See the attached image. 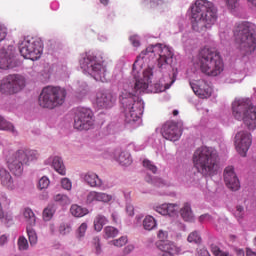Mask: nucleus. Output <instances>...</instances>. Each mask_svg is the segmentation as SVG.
Masks as SVG:
<instances>
[{
	"label": "nucleus",
	"instance_id": "50",
	"mask_svg": "<svg viewBox=\"0 0 256 256\" xmlns=\"http://www.w3.org/2000/svg\"><path fill=\"white\" fill-rule=\"evenodd\" d=\"M7 37V28L0 24V42Z\"/></svg>",
	"mask_w": 256,
	"mask_h": 256
},
{
	"label": "nucleus",
	"instance_id": "28",
	"mask_svg": "<svg viewBox=\"0 0 256 256\" xmlns=\"http://www.w3.org/2000/svg\"><path fill=\"white\" fill-rule=\"evenodd\" d=\"M23 217L25 221H27L28 225H30L31 227H33V225H35L37 221V217H35V213L33 212V210H31V208L24 209Z\"/></svg>",
	"mask_w": 256,
	"mask_h": 256
},
{
	"label": "nucleus",
	"instance_id": "13",
	"mask_svg": "<svg viewBox=\"0 0 256 256\" xmlns=\"http://www.w3.org/2000/svg\"><path fill=\"white\" fill-rule=\"evenodd\" d=\"M16 65L15 46L0 49V69H13Z\"/></svg>",
	"mask_w": 256,
	"mask_h": 256
},
{
	"label": "nucleus",
	"instance_id": "61",
	"mask_svg": "<svg viewBox=\"0 0 256 256\" xmlns=\"http://www.w3.org/2000/svg\"><path fill=\"white\" fill-rule=\"evenodd\" d=\"M0 219H5V212L3 211V206L0 203Z\"/></svg>",
	"mask_w": 256,
	"mask_h": 256
},
{
	"label": "nucleus",
	"instance_id": "51",
	"mask_svg": "<svg viewBox=\"0 0 256 256\" xmlns=\"http://www.w3.org/2000/svg\"><path fill=\"white\" fill-rule=\"evenodd\" d=\"M87 86H85L82 90H78L76 92V97L77 99H83V97H85V95H87Z\"/></svg>",
	"mask_w": 256,
	"mask_h": 256
},
{
	"label": "nucleus",
	"instance_id": "27",
	"mask_svg": "<svg viewBox=\"0 0 256 256\" xmlns=\"http://www.w3.org/2000/svg\"><path fill=\"white\" fill-rule=\"evenodd\" d=\"M180 215L184 221H193V211L189 203L184 204L183 208L180 210Z\"/></svg>",
	"mask_w": 256,
	"mask_h": 256
},
{
	"label": "nucleus",
	"instance_id": "3",
	"mask_svg": "<svg viewBox=\"0 0 256 256\" xmlns=\"http://www.w3.org/2000/svg\"><path fill=\"white\" fill-rule=\"evenodd\" d=\"M194 167L203 177H213L219 173L221 160L213 147L202 146L193 154Z\"/></svg>",
	"mask_w": 256,
	"mask_h": 256
},
{
	"label": "nucleus",
	"instance_id": "18",
	"mask_svg": "<svg viewBox=\"0 0 256 256\" xmlns=\"http://www.w3.org/2000/svg\"><path fill=\"white\" fill-rule=\"evenodd\" d=\"M190 86L195 95L200 97V99H208V97H211V93H213V89L209 87L205 80H199L196 83L190 82Z\"/></svg>",
	"mask_w": 256,
	"mask_h": 256
},
{
	"label": "nucleus",
	"instance_id": "37",
	"mask_svg": "<svg viewBox=\"0 0 256 256\" xmlns=\"http://www.w3.org/2000/svg\"><path fill=\"white\" fill-rule=\"evenodd\" d=\"M187 241L189 243H196L197 245L201 244V235L197 231H193L189 234Z\"/></svg>",
	"mask_w": 256,
	"mask_h": 256
},
{
	"label": "nucleus",
	"instance_id": "5",
	"mask_svg": "<svg viewBox=\"0 0 256 256\" xmlns=\"http://www.w3.org/2000/svg\"><path fill=\"white\" fill-rule=\"evenodd\" d=\"M200 71L209 77H217L223 73L224 64L221 54L212 48H203L198 55Z\"/></svg>",
	"mask_w": 256,
	"mask_h": 256
},
{
	"label": "nucleus",
	"instance_id": "26",
	"mask_svg": "<svg viewBox=\"0 0 256 256\" xmlns=\"http://www.w3.org/2000/svg\"><path fill=\"white\" fill-rule=\"evenodd\" d=\"M107 223V217L103 216L102 214H98L94 219V231H97V233L103 231V226L107 225Z\"/></svg>",
	"mask_w": 256,
	"mask_h": 256
},
{
	"label": "nucleus",
	"instance_id": "44",
	"mask_svg": "<svg viewBox=\"0 0 256 256\" xmlns=\"http://www.w3.org/2000/svg\"><path fill=\"white\" fill-rule=\"evenodd\" d=\"M127 236H122L119 239H116L113 241V245H115V247H123L124 245H127Z\"/></svg>",
	"mask_w": 256,
	"mask_h": 256
},
{
	"label": "nucleus",
	"instance_id": "52",
	"mask_svg": "<svg viewBox=\"0 0 256 256\" xmlns=\"http://www.w3.org/2000/svg\"><path fill=\"white\" fill-rule=\"evenodd\" d=\"M145 2L148 3L150 7H157V5H161V3H163V0H145Z\"/></svg>",
	"mask_w": 256,
	"mask_h": 256
},
{
	"label": "nucleus",
	"instance_id": "19",
	"mask_svg": "<svg viewBox=\"0 0 256 256\" xmlns=\"http://www.w3.org/2000/svg\"><path fill=\"white\" fill-rule=\"evenodd\" d=\"M113 197L107 193L91 191L86 196V203L91 205L95 201H101L102 203H109Z\"/></svg>",
	"mask_w": 256,
	"mask_h": 256
},
{
	"label": "nucleus",
	"instance_id": "60",
	"mask_svg": "<svg viewBox=\"0 0 256 256\" xmlns=\"http://www.w3.org/2000/svg\"><path fill=\"white\" fill-rule=\"evenodd\" d=\"M95 249H96V255H101V244H97L95 246Z\"/></svg>",
	"mask_w": 256,
	"mask_h": 256
},
{
	"label": "nucleus",
	"instance_id": "58",
	"mask_svg": "<svg viewBox=\"0 0 256 256\" xmlns=\"http://www.w3.org/2000/svg\"><path fill=\"white\" fill-rule=\"evenodd\" d=\"M93 243H94V246L101 245V240L99 239V237H94L93 238Z\"/></svg>",
	"mask_w": 256,
	"mask_h": 256
},
{
	"label": "nucleus",
	"instance_id": "32",
	"mask_svg": "<svg viewBox=\"0 0 256 256\" xmlns=\"http://www.w3.org/2000/svg\"><path fill=\"white\" fill-rule=\"evenodd\" d=\"M119 235V230L113 226H107L104 228V237L105 239H111Z\"/></svg>",
	"mask_w": 256,
	"mask_h": 256
},
{
	"label": "nucleus",
	"instance_id": "55",
	"mask_svg": "<svg viewBox=\"0 0 256 256\" xmlns=\"http://www.w3.org/2000/svg\"><path fill=\"white\" fill-rule=\"evenodd\" d=\"M158 237L162 240L167 239V232L163 231V230H159L158 231Z\"/></svg>",
	"mask_w": 256,
	"mask_h": 256
},
{
	"label": "nucleus",
	"instance_id": "36",
	"mask_svg": "<svg viewBox=\"0 0 256 256\" xmlns=\"http://www.w3.org/2000/svg\"><path fill=\"white\" fill-rule=\"evenodd\" d=\"M53 215H55V208L53 206H48L43 211V219L44 221H51L53 218Z\"/></svg>",
	"mask_w": 256,
	"mask_h": 256
},
{
	"label": "nucleus",
	"instance_id": "59",
	"mask_svg": "<svg viewBox=\"0 0 256 256\" xmlns=\"http://www.w3.org/2000/svg\"><path fill=\"white\" fill-rule=\"evenodd\" d=\"M236 255L245 256V251H243V249H236Z\"/></svg>",
	"mask_w": 256,
	"mask_h": 256
},
{
	"label": "nucleus",
	"instance_id": "42",
	"mask_svg": "<svg viewBox=\"0 0 256 256\" xmlns=\"http://www.w3.org/2000/svg\"><path fill=\"white\" fill-rule=\"evenodd\" d=\"M178 210H179V206H177V204H167L166 211L169 217H173V215H175Z\"/></svg>",
	"mask_w": 256,
	"mask_h": 256
},
{
	"label": "nucleus",
	"instance_id": "15",
	"mask_svg": "<svg viewBox=\"0 0 256 256\" xmlns=\"http://www.w3.org/2000/svg\"><path fill=\"white\" fill-rule=\"evenodd\" d=\"M161 134L167 141H179L181 137V128L177 122L168 121L161 128Z\"/></svg>",
	"mask_w": 256,
	"mask_h": 256
},
{
	"label": "nucleus",
	"instance_id": "16",
	"mask_svg": "<svg viewBox=\"0 0 256 256\" xmlns=\"http://www.w3.org/2000/svg\"><path fill=\"white\" fill-rule=\"evenodd\" d=\"M223 177L225 185L228 187V189L231 191H239V189H241V182H239V178L235 173V167L227 166L224 169Z\"/></svg>",
	"mask_w": 256,
	"mask_h": 256
},
{
	"label": "nucleus",
	"instance_id": "54",
	"mask_svg": "<svg viewBox=\"0 0 256 256\" xmlns=\"http://www.w3.org/2000/svg\"><path fill=\"white\" fill-rule=\"evenodd\" d=\"M198 255L199 256H211L207 248H199L198 249Z\"/></svg>",
	"mask_w": 256,
	"mask_h": 256
},
{
	"label": "nucleus",
	"instance_id": "35",
	"mask_svg": "<svg viewBox=\"0 0 256 256\" xmlns=\"http://www.w3.org/2000/svg\"><path fill=\"white\" fill-rule=\"evenodd\" d=\"M142 165L147 171H151L155 175L157 173V166L149 159H144Z\"/></svg>",
	"mask_w": 256,
	"mask_h": 256
},
{
	"label": "nucleus",
	"instance_id": "30",
	"mask_svg": "<svg viewBox=\"0 0 256 256\" xmlns=\"http://www.w3.org/2000/svg\"><path fill=\"white\" fill-rule=\"evenodd\" d=\"M0 130L1 131H10V133H13L14 135L17 134V130H15V126H13V124L7 120H5V118H3V116H0Z\"/></svg>",
	"mask_w": 256,
	"mask_h": 256
},
{
	"label": "nucleus",
	"instance_id": "2",
	"mask_svg": "<svg viewBox=\"0 0 256 256\" xmlns=\"http://www.w3.org/2000/svg\"><path fill=\"white\" fill-rule=\"evenodd\" d=\"M217 7L208 0H197L192 7V29L196 33H205L217 23Z\"/></svg>",
	"mask_w": 256,
	"mask_h": 256
},
{
	"label": "nucleus",
	"instance_id": "9",
	"mask_svg": "<svg viewBox=\"0 0 256 256\" xmlns=\"http://www.w3.org/2000/svg\"><path fill=\"white\" fill-rule=\"evenodd\" d=\"M37 159H39V152L36 150L19 149L8 158L7 164L11 173L16 177H21L23 175V166L29 165L30 161H37Z\"/></svg>",
	"mask_w": 256,
	"mask_h": 256
},
{
	"label": "nucleus",
	"instance_id": "45",
	"mask_svg": "<svg viewBox=\"0 0 256 256\" xmlns=\"http://www.w3.org/2000/svg\"><path fill=\"white\" fill-rule=\"evenodd\" d=\"M62 189H65L66 191H71L73 185L71 183V180L69 178H63L61 180Z\"/></svg>",
	"mask_w": 256,
	"mask_h": 256
},
{
	"label": "nucleus",
	"instance_id": "31",
	"mask_svg": "<svg viewBox=\"0 0 256 256\" xmlns=\"http://www.w3.org/2000/svg\"><path fill=\"white\" fill-rule=\"evenodd\" d=\"M70 213L74 217H84V215H87V209H84L81 206L75 204L71 206Z\"/></svg>",
	"mask_w": 256,
	"mask_h": 256
},
{
	"label": "nucleus",
	"instance_id": "14",
	"mask_svg": "<svg viewBox=\"0 0 256 256\" xmlns=\"http://www.w3.org/2000/svg\"><path fill=\"white\" fill-rule=\"evenodd\" d=\"M251 143H253V140L251 139V133L247 131L237 132L235 136V146L239 155L245 157L249 151V147H251Z\"/></svg>",
	"mask_w": 256,
	"mask_h": 256
},
{
	"label": "nucleus",
	"instance_id": "63",
	"mask_svg": "<svg viewBox=\"0 0 256 256\" xmlns=\"http://www.w3.org/2000/svg\"><path fill=\"white\" fill-rule=\"evenodd\" d=\"M133 246L129 245L125 248V253H131V251H133Z\"/></svg>",
	"mask_w": 256,
	"mask_h": 256
},
{
	"label": "nucleus",
	"instance_id": "17",
	"mask_svg": "<svg viewBox=\"0 0 256 256\" xmlns=\"http://www.w3.org/2000/svg\"><path fill=\"white\" fill-rule=\"evenodd\" d=\"M117 98L109 91H100L96 94V105L98 109H111Z\"/></svg>",
	"mask_w": 256,
	"mask_h": 256
},
{
	"label": "nucleus",
	"instance_id": "34",
	"mask_svg": "<svg viewBox=\"0 0 256 256\" xmlns=\"http://www.w3.org/2000/svg\"><path fill=\"white\" fill-rule=\"evenodd\" d=\"M27 235H28V239L31 247H35V244L37 243V232H35L33 228L28 227Z\"/></svg>",
	"mask_w": 256,
	"mask_h": 256
},
{
	"label": "nucleus",
	"instance_id": "24",
	"mask_svg": "<svg viewBox=\"0 0 256 256\" xmlns=\"http://www.w3.org/2000/svg\"><path fill=\"white\" fill-rule=\"evenodd\" d=\"M158 249L160 251H162V253H169L170 255H173V253H175V251H177V247L175 246V244H173L172 242H165V241H161L158 244Z\"/></svg>",
	"mask_w": 256,
	"mask_h": 256
},
{
	"label": "nucleus",
	"instance_id": "6",
	"mask_svg": "<svg viewBox=\"0 0 256 256\" xmlns=\"http://www.w3.org/2000/svg\"><path fill=\"white\" fill-rule=\"evenodd\" d=\"M232 115L237 121H243L249 131L256 129V107L251 99L242 98L232 104Z\"/></svg>",
	"mask_w": 256,
	"mask_h": 256
},
{
	"label": "nucleus",
	"instance_id": "49",
	"mask_svg": "<svg viewBox=\"0 0 256 256\" xmlns=\"http://www.w3.org/2000/svg\"><path fill=\"white\" fill-rule=\"evenodd\" d=\"M130 41L133 47H139V45H141V42L139 41V36L137 35L131 36Z\"/></svg>",
	"mask_w": 256,
	"mask_h": 256
},
{
	"label": "nucleus",
	"instance_id": "43",
	"mask_svg": "<svg viewBox=\"0 0 256 256\" xmlns=\"http://www.w3.org/2000/svg\"><path fill=\"white\" fill-rule=\"evenodd\" d=\"M226 3V7L233 11L239 7V0H224Z\"/></svg>",
	"mask_w": 256,
	"mask_h": 256
},
{
	"label": "nucleus",
	"instance_id": "57",
	"mask_svg": "<svg viewBox=\"0 0 256 256\" xmlns=\"http://www.w3.org/2000/svg\"><path fill=\"white\" fill-rule=\"evenodd\" d=\"M235 217H237V219H243V213L242 212H238L237 210L234 212Z\"/></svg>",
	"mask_w": 256,
	"mask_h": 256
},
{
	"label": "nucleus",
	"instance_id": "38",
	"mask_svg": "<svg viewBox=\"0 0 256 256\" xmlns=\"http://www.w3.org/2000/svg\"><path fill=\"white\" fill-rule=\"evenodd\" d=\"M19 251H27L29 249V242L25 236H20L18 239Z\"/></svg>",
	"mask_w": 256,
	"mask_h": 256
},
{
	"label": "nucleus",
	"instance_id": "46",
	"mask_svg": "<svg viewBox=\"0 0 256 256\" xmlns=\"http://www.w3.org/2000/svg\"><path fill=\"white\" fill-rule=\"evenodd\" d=\"M155 211L160 215H167V204H162L155 207Z\"/></svg>",
	"mask_w": 256,
	"mask_h": 256
},
{
	"label": "nucleus",
	"instance_id": "21",
	"mask_svg": "<svg viewBox=\"0 0 256 256\" xmlns=\"http://www.w3.org/2000/svg\"><path fill=\"white\" fill-rule=\"evenodd\" d=\"M0 181L1 185L6 187V189H9L10 191L15 189V180L13 179V176H11V173L5 168H0Z\"/></svg>",
	"mask_w": 256,
	"mask_h": 256
},
{
	"label": "nucleus",
	"instance_id": "22",
	"mask_svg": "<svg viewBox=\"0 0 256 256\" xmlns=\"http://www.w3.org/2000/svg\"><path fill=\"white\" fill-rule=\"evenodd\" d=\"M46 165H51L59 175H65V164H63V158L59 156H51L47 161Z\"/></svg>",
	"mask_w": 256,
	"mask_h": 256
},
{
	"label": "nucleus",
	"instance_id": "1",
	"mask_svg": "<svg viewBox=\"0 0 256 256\" xmlns=\"http://www.w3.org/2000/svg\"><path fill=\"white\" fill-rule=\"evenodd\" d=\"M153 54L159 56L157 61L160 73H167V71H171L172 69L171 63H173V51L167 46L163 47L161 44L152 45L147 47L139 56H137L132 66V75L135 79L132 92L124 90L119 97L122 108L124 109L126 123H135L136 121H139L143 115L145 104L138 95L147 91L149 88L151 78L153 77V68H146L143 71V78L139 79V71H137V67L143 65V60L146 55L151 57Z\"/></svg>",
	"mask_w": 256,
	"mask_h": 256
},
{
	"label": "nucleus",
	"instance_id": "23",
	"mask_svg": "<svg viewBox=\"0 0 256 256\" xmlns=\"http://www.w3.org/2000/svg\"><path fill=\"white\" fill-rule=\"evenodd\" d=\"M115 159L123 167H127L131 165V163H133V159H131V154L127 151L117 150L115 152Z\"/></svg>",
	"mask_w": 256,
	"mask_h": 256
},
{
	"label": "nucleus",
	"instance_id": "12",
	"mask_svg": "<svg viewBox=\"0 0 256 256\" xmlns=\"http://www.w3.org/2000/svg\"><path fill=\"white\" fill-rule=\"evenodd\" d=\"M93 125V111L89 108H78L74 116V129L89 131Z\"/></svg>",
	"mask_w": 256,
	"mask_h": 256
},
{
	"label": "nucleus",
	"instance_id": "48",
	"mask_svg": "<svg viewBox=\"0 0 256 256\" xmlns=\"http://www.w3.org/2000/svg\"><path fill=\"white\" fill-rule=\"evenodd\" d=\"M170 79H171L170 83L165 84V89H170L171 85H173V83H175V81H177V72H173L172 77Z\"/></svg>",
	"mask_w": 256,
	"mask_h": 256
},
{
	"label": "nucleus",
	"instance_id": "11",
	"mask_svg": "<svg viewBox=\"0 0 256 256\" xmlns=\"http://www.w3.org/2000/svg\"><path fill=\"white\" fill-rule=\"evenodd\" d=\"M19 52L24 59H30L31 61H37L41 58L43 53V42L39 39H27L25 38L19 44Z\"/></svg>",
	"mask_w": 256,
	"mask_h": 256
},
{
	"label": "nucleus",
	"instance_id": "62",
	"mask_svg": "<svg viewBox=\"0 0 256 256\" xmlns=\"http://www.w3.org/2000/svg\"><path fill=\"white\" fill-rule=\"evenodd\" d=\"M246 256H256V253L253 252L251 249L246 250Z\"/></svg>",
	"mask_w": 256,
	"mask_h": 256
},
{
	"label": "nucleus",
	"instance_id": "41",
	"mask_svg": "<svg viewBox=\"0 0 256 256\" xmlns=\"http://www.w3.org/2000/svg\"><path fill=\"white\" fill-rule=\"evenodd\" d=\"M51 182L49 181V178L47 176H43L39 181H38V188L40 190L47 189L49 187V184Z\"/></svg>",
	"mask_w": 256,
	"mask_h": 256
},
{
	"label": "nucleus",
	"instance_id": "4",
	"mask_svg": "<svg viewBox=\"0 0 256 256\" xmlns=\"http://www.w3.org/2000/svg\"><path fill=\"white\" fill-rule=\"evenodd\" d=\"M234 37L242 55H251L256 49L255 25L249 21L235 24Z\"/></svg>",
	"mask_w": 256,
	"mask_h": 256
},
{
	"label": "nucleus",
	"instance_id": "39",
	"mask_svg": "<svg viewBox=\"0 0 256 256\" xmlns=\"http://www.w3.org/2000/svg\"><path fill=\"white\" fill-rule=\"evenodd\" d=\"M86 232H87V223H82L76 231L77 239H82V237H85Z\"/></svg>",
	"mask_w": 256,
	"mask_h": 256
},
{
	"label": "nucleus",
	"instance_id": "20",
	"mask_svg": "<svg viewBox=\"0 0 256 256\" xmlns=\"http://www.w3.org/2000/svg\"><path fill=\"white\" fill-rule=\"evenodd\" d=\"M81 179L86 182L89 187L100 188L103 187V180L93 172H86L80 175Z\"/></svg>",
	"mask_w": 256,
	"mask_h": 256
},
{
	"label": "nucleus",
	"instance_id": "64",
	"mask_svg": "<svg viewBox=\"0 0 256 256\" xmlns=\"http://www.w3.org/2000/svg\"><path fill=\"white\" fill-rule=\"evenodd\" d=\"M250 5H253L254 7H256V0H247Z\"/></svg>",
	"mask_w": 256,
	"mask_h": 256
},
{
	"label": "nucleus",
	"instance_id": "7",
	"mask_svg": "<svg viewBox=\"0 0 256 256\" xmlns=\"http://www.w3.org/2000/svg\"><path fill=\"white\" fill-rule=\"evenodd\" d=\"M79 63L81 69L91 75L96 81H105L107 67L103 65V56L86 53L82 56Z\"/></svg>",
	"mask_w": 256,
	"mask_h": 256
},
{
	"label": "nucleus",
	"instance_id": "40",
	"mask_svg": "<svg viewBox=\"0 0 256 256\" xmlns=\"http://www.w3.org/2000/svg\"><path fill=\"white\" fill-rule=\"evenodd\" d=\"M71 231H72L71 224L63 223L59 226L60 235H69V233H71Z\"/></svg>",
	"mask_w": 256,
	"mask_h": 256
},
{
	"label": "nucleus",
	"instance_id": "33",
	"mask_svg": "<svg viewBox=\"0 0 256 256\" xmlns=\"http://www.w3.org/2000/svg\"><path fill=\"white\" fill-rule=\"evenodd\" d=\"M54 201L59 203V205H69L71 203V199H69L68 195L65 194H57L54 196Z\"/></svg>",
	"mask_w": 256,
	"mask_h": 256
},
{
	"label": "nucleus",
	"instance_id": "53",
	"mask_svg": "<svg viewBox=\"0 0 256 256\" xmlns=\"http://www.w3.org/2000/svg\"><path fill=\"white\" fill-rule=\"evenodd\" d=\"M126 213L129 215V217H133V215H135V208L133 207V205L128 204L126 206Z\"/></svg>",
	"mask_w": 256,
	"mask_h": 256
},
{
	"label": "nucleus",
	"instance_id": "25",
	"mask_svg": "<svg viewBox=\"0 0 256 256\" xmlns=\"http://www.w3.org/2000/svg\"><path fill=\"white\" fill-rule=\"evenodd\" d=\"M142 225L145 231H153V229L157 228V220L153 216L148 215L144 218Z\"/></svg>",
	"mask_w": 256,
	"mask_h": 256
},
{
	"label": "nucleus",
	"instance_id": "29",
	"mask_svg": "<svg viewBox=\"0 0 256 256\" xmlns=\"http://www.w3.org/2000/svg\"><path fill=\"white\" fill-rule=\"evenodd\" d=\"M145 181L146 183H150V185H154V187H165V185H167L163 179L149 174L146 175Z\"/></svg>",
	"mask_w": 256,
	"mask_h": 256
},
{
	"label": "nucleus",
	"instance_id": "10",
	"mask_svg": "<svg viewBox=\"0 0 256 256\" xmlns=\"http://www.w3.org/2000/svg\"><path fill=\"white\" fill-rule=\"evenodd\" d=\"M27 80L20 74H10L0 82V93L3 95H15L25 89Z\"/></svg>",
	"mask_w": 256,
	"mask_h": 256
},
{
	"label": "nucleus",
	"instance_id": "56",
	"mask_svg": "<svg viewBox=\"0 0 256 256\" xmlns=\"http://www.w3.org/2000/svg\"><path fill=\"white\" fill-rule=\"evenodd\" d=\"M5 243H7V236H0V245H5Z\"/></svg>",
	"mask_w": 256,
	"mask_h": 256
},
{
	"label": "nucleus",
	"instance_id": "47",
	"mask_svg": "<svg viewBox=\"0 0 256 256\" xmlns=\"http://www.w3.org/2000/svg\"><path fill=\"white\" fill-rule=\"evenodd\" d=\"M211 219H213V217L209 214H202L199 218L198 221L199 223H205L207 221H211Z\"/></svg>",
	"mask_w": 256,
	"mask_h": 256
},
{
	"label": "nucleus",
	"instance_id": "8",
	"mask_svg": "<svg viewBox=\"0 0 256 256\" xmlns=\"http://www.w3.org/2000/svg\"><path fill=\"white\" fill-rule=\"evenodd\" d=\"M65 97H67V91L64 88L46 86L39 95L38 103L43 109H55L65 103Z\"/></svg>",
	"mask_w": 256,
	"mask_h": 256
}]
</instances>
